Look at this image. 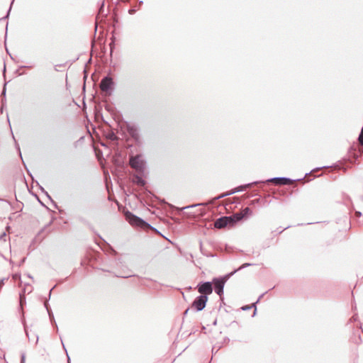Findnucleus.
<instances>
[{"mask_svg":"<svg viewBox=\"0 0 363 363\" xmlns=\"http://www.w3.org/2000/svg\"><path fill=\"white\" fill-rule=\"evenodd\" d=\"M259 201H260V199H256L251 201V204L255 205V204L259 203Z\"/></svg>","mask_w":363,"mask_h":363,"instance_id":"b1692460","label":"nucleus"},{"mask_svg":"<svg viewBox=\"0 0 363 363\" xmlns=\"http://www.w3.org/2000/svg\"><path fill=\"white\" fill-rule=\"evenodd\" d=\"M213 325H217V320L216 319L213 322Z\"/></svg>","mask_w":363,"mask_h":363,"instance_id":"79ce46f5","label":"nucleus"},{"mask_svg":"<svg viewBox=\"0 0 363 363\" xmlns=\"http://www.w3.org/2000/svg\"><path fill=\"white\" fill-rule=\"evenodd\" d=\"M21 363H23V356L21 357Z\"/></svg>","mask_w":363,"mask_h":363,"instance_id":"de8ad7c7","label":"nucleus"},{"mask_svg":"<svg viewBox=\"0 0 363 363\" xmlns=\"http://www.w3.org/2000/svg\"><path fill=\"white\" fill-rule=\"evenodd\" d=\"M125 130L137 145L141 144L139 129L135 125L127 123L125 125Z\"/></svg>","mask_w":363,"mask_h":363,"instance_id":"0eeeda50","label":"nucleus"},{"mask_svg":"<svg viewBox=\"0 0 363 363\" xmlns=\"http://www.w3.org/2000/svg\"><path fill=\"white\" fill-rule=\"evenodd\" d=\"M143 4V1H140L139 2V5L138 6H133L131 7L129 10H128V13L131 15L134 14L139 9H140V6Z\"/></svg>","mask_w":363,"mask_h":363,"instance_id":"f3484780","label":"nucleus"},{"mask_svg":"<svg viewBox=\"0 0 363 363\" xmlns=\"http://www.w3.org/2000/svg\"><path fill=\"white\" fill-rule=\"evenodd\" d=\"M253 265H255V264H252V263H244L240 267H238V269H235L232 272H234V274H235L237 272H238V271H240V270H241L242 269H245V268H246L247 267L253 266Z\"/></svg>","mask_w":363,"mask_h":363,"instance_id":"a211bd4d","label":"nucleus"},{"mask_svg":"<svg viewBox=\"0 0 363 363\" xmlns=\"http://www.w3.org/2000/svg\"><path fill=\"white\" fill-rule=\"evenodd\" d=\"M48 315H49V318H50V320L52 324L55 326V328H56V329L57 330L58 328H57V323L55 322V318H54V315H53V313H52L51 308L48 309Z\"/></svg>","mask_w":363,"mask_h":363,"instance_id":"dca6fc26","label":"nucleus"},{"mask_svg":"<svg viewBox=\"0 0 363 363\" xmlns=\"http://www.w3.org/2000/svg\"><path fill=\"white\" fill-rule=\"evenodd\" d=\"M357 318V315H354L350 318V321H356Z\"/></svg>","mask_w":363,"mask_h":363,"instance_id":"7c9ffc66","label":"nucleus"},{"mask_svg":"<svg viewBox=\"0 0 363 363\" xmlns=\"http://www.w3.org/2000/svg\"><path fill=\"white\" fill-rule=\"evenodd\" d=\"M115 276L117 277H122V278H128V277H131V275H128V276L115 275Z\"/></svg>","mask_w":363,"mask_h":363,"instance_id":"72a5a7b5","label":"nucleus"},{"mask_svg":"<svg viewBox=\"0 0 363 363\" xmlns=\"http://www.w3.org/2000/svg\"><path fill=\"white\" fill-rule=\"evenodd\" d=\"M359 142L363 145V127L362 128L361 132L358 137Z\"/></svg>","mask_w":363,"mask_h":363,"instance_id":"4be33fe9","label":"nucleus"},{"mask_svg":"<svg viewBox=\"0 0 363 363\" xmlns=\"http://www.w3.org/2000/svg\"><path fill=\"white\" fill-rule=\"evenodd\" d=\"M23 291H24V295L26 294V293H30L32 291V289L29 288V284H24V289H23ZM26 303V298H24V303Z\"/></svg>","mask_w":363,"mask_h":363,"instance_id":"aec40b11","label":"nucleus"},{"mask_svg":"<svg viewBox=\"0 0 363 363\" xmlns=\"http://www.w3.org/2000/svg\"><path fill=\"white\" fill-rule=\"evenodd\" d=\"M240 213L243 216L244 219H247L252 214V211L249 207H246L240 212Z\"/></svg>","mask_w":363,"mask_h":363,"instance_id":"2eb2a0df","label":"nucleus"},{"mask_svg":"<svg viewBox=\"0 0 363 363\" xmlns=\"http://www.w3.org/2000/svg\"><path fill=\"white\" fill-rule=\"evenodd\" d=\"M293 180L288 177H273L270 179H267L266 180H259L255 181L253 182H250L248 184L240 185L238 187L234 188L230 191L225 193L217 197V199L223 198L227 196L232 195L235 193L245 191L247 189L252 187L254 185H257L259 184H269L273 183L274 185L281 186L286 185L291 183Z\"/></svg>","mask_w":363,"mask_h":363,"instance_id":"f257e3e1","label":"nucleus"},{"mask_svg":"<svg viewBox=\"0 0 363 363\" xmlns=\"http://www.w3.org/2000/svg\"><path fill=\"white\" fill-rule=\"evenodd\" d=\"M229 341H230V340H229V338H228V337H225V338L224 339V342H228Z\"/></svg>","mask_w":363,"mask_h":363,"instance_id":"ea45409f","label":"nucleus"},{"mask_svg":"<svg viewBox=\"0 0 363 363\" xmlns=\"http://www.w3.org/2000/svg\"><path fill=\"white\" fill-rule=\"evenodd\" d=\"M41 189H42V191H43V192H45V194H46V196L49 198V199H50V200L52 201V202L54 203L55 207V208H57V206L56 203H55V202L52 201V199H51V197H50V196L48 194V193L47 191H45L43 187H41Z\"/></svg>","mask_w":363,"mask_h":363,"instance_id":"5701e85b","label":"nucleus"},{"mask_svg":"<svg viewBox=\"0 0 363 363\" xmlns=\"http://www.w3.org/2000/svg\"><path fill=\"white\" fill-rule=\"evenodd\" d=\"M314 223H307L308 225H311V224H313Z\"/></svg>","mask_w":363,"mask_h":363,"instance_id":"3c124183","label":"nucleus"},{"mask_svg":"<svg viewBox=\"0 0 363 363\" xmlns=\"http://www.w3.org/2000/svg\"><path fill=\"white\" fill-rule=\"evenodd\" d=\"M153 229H154V230H155L157 233H160V232H159L156 228H153Z\"/></svg>","mask_w":363,"mask_h":363,"instance_id":"49530a36","label":"nucleus"},{"mask_svg":"<svg viewBox=\"0 0 363 363\" xmlns=\"http://www.w3.org/2000/svg\"><path fill=\"white\" fill-rule=\"evenodd\" d=\"M222 347V345H215L213 348H212V353L216 354L218 351Z\"/></svg>","mask_w":363,"mask_h":363,"instance_id":"412c9836","label":"nucleus"},{"mask_svg":"<svg viewBox=\"0 0 363 363\" xmlns=\"http://www.w3.org/2000/svg\"><path fill=\"white\" fill-rule=\"evenodd\" d=\"M257 195H258V194H257V193H254V194H251V195H249V196H248V197L254 196H257Z\"/></svg>","mask_w":363,"mask_h":363,"instance_id":"58836bf2","label":"nucleus"},{"mask_svg":"<svg viewBox=\"0 0 363 363\" xmlns=\"http://www.w3.org/2000/svg\"><path fill=\"white\" fill-rule=\"evenodd\" d=\"M146 162L142 154L130 156V164L138 174H143L145 169Z\"/></svg>","mask_w":363,"mask_h":363,"instance_id":"20e7f679","label":"nucleus"},{"mask_svg":"<svg viewBox=\"0 0 363 363\" xmlns=\"http://www.w3.org/2000/svg\"><path fill=\"white\" fill-rule=\"evenodd\" d=\"M61 341H62V343H63L62 340H61ZM62 345H63V348H64V350H65L66 354H67V362H68V363H70V358H69V355H68V354H67V350H66V348H65V347L64 344H62Z\"/></svg>","mask_w":363,"mask_h":363,"instance_id":"a878e982","label":"nucleus"},{"mask_svg":"<svg viewBox=\"0 0 363 363\" xmlns=\"http://www.w3.org/2000/svg\"><path fill=\"white\" fill-rule=\"evenodd\" d=\"M278 231H279L278 233L280 234V233H281L284 231V230H280V229H278Z\"/></svg>","mask_w":363,"mask_h":363,"instance_id":"37998d69","label":"nucleus"},{"mask_svg":"<svg viewBox=\"0 0 363 363\" xmlns=\"http://www.w3.org/2000/svg\"><path fill=\"white\" fill-rule=\"evenodd\" d=\"M104 4H102V6H101V9H104Z\"/></svg>","mask_w":363,"mask_h":363,"instance_id":"8fccbe9b","label":"nucleus"},{"mask_svg":"<svg viewBox=\"0 0 363 363\" xmlns=\"http://www.w3.org/2000/svg\"><path fill=\"white\" fill-rule=\"evenodd\" d=\"M23 182H24V184H26V187H27V188H28V184H27V182H26V179H25V178H24Z\"/></svg>","mask_w":363,"mask_h":363,"instance_id":"a19ab883","label":"nucleus"},{"mask_svg":"<svg viewBox=\"0 0 363 363\" xmlns=\"http://www.w3.org/2000/svg\"><path fill=\"white\" fill-rule=\"evenodd\" d=\"M19 302H20L21 307H23V295L22 294H20Z\"/></svg>","mask_w":363,"mask_h":363,"instance_id":"cd10ccee","label":"nucleus"},{"mask_svg":"<svg viewBox=\"0 0 363 363\" xmlns=\"http://www.w3.org/2000/svg\"><path fill=\"white\" fill-rule=\"evenodd\" d=\"M290 228V225L286 226V228H284L283 230H284L288 229V228Z\"/></svg>","mask_w":363,"mask_h":363,"instance_id":"a18cd8bd","label":"nucleus"},{"mask_svg":"<svg viewBox=\"0 0 363 363\" xmlns=\"http://www.w3.org/2000/svg\"><path fill=\"white\" fill-rule=\"evenodd\" d=\"M24 332H25V333H26V336L28 337V340H29V341H31V340H31V338H33V336H30V335H29L28 332V331H26L25 328H24Z\"/></svg>","mask_w":363,"mask_h":363,"instance_id":"bb28decb","label":"nucleus"},{"mask_svg":"<svg viewBox=\"0 0 363 363\" xmlns=\"http://www.w3.org/2000/svg\"><path fill=\"white\" fill-rule=\"evenodd\" d=\"M196 288L201 295H206L207 296L211 294L213 291V286L211 281H200Z\"/></svg>","mask_w":363,"mask_h":363,"instance_id":"6e6552de","label":"nucleus"},{"mask_svg":"<svg viewBox=\"0 0 363 363\" xmlns=\"http://www.w3.org/2000/svg\"><path fill=\"white\" fill-rule=\"evenodd\" d=\"M325 167H323V168H324ZM322 169V167H316L315 169H313L311 172H315V171H318L319 169Z\"/></svg>","mask_w":363,"mask_h":363,"instance_id":"f704fd0d","label":"nucleus"},{"mask_svg":"<svg viewBox=\"0 0 363 363\" xmlns=\"http://www.w3.org/2000/svg\"><path fill=\"white\" fill-rule=\"evenodd\" d=\"M44 306H45V308H46L47 311L48 312V309H49V308H50V305L48 304V302H45V303H44Z\"/></svg>","mask_w":363,"mask_h":363,"instance_id":"c756f323","label":"nucleus"},{"mask_svg":"<svg viewBox=\"0 0 363 363\" xmlns=\"http://www.w3.org/2000/svg\"><path fill=\"white\" fill-rule=\"evenodd\" d=\"M33 340L35 342V344H36L38 341V336L36 335H34Z\"/></svg>","mask_w":363,"mask_h":363,"instance_id":"c85d7f7f","label":"nucleus"},{"mask_svg":"<svg viewBox=\"0 0 363 363\" xmlns=\"http://www.w3.org/2000/svg\"><path fill=\"white\" fill-rule=\"evenodd\" d=\"M23 167H24V169H26L28 173H30V172H29V170L28 169V168H27L26 164V163H25V162H24Z\"/></svg>","mask_w":363,"mask_h":363,"instance_id":"e433bc0d","label":"nucleus"},{"mask_svg":"<svg viewBox=\"0 0 363 363\" xmlns=\"http://www.w3.org/2000/svg\"><path fill=\"white\" fill-rule=\"evenodd\" d=\"M266 293H267V292L263 293L262 294H261V295L259 296V297L258 298L257 301L255 303H257V302H258L261 298H262V297L264 296V294H265Z\"/></svg>","mask_w":363,"mask_h":363,"instance_id":"2f4dec72","label":"nucleus"},{"mask_svg":"<svg viewBox=\"0 0 363 363\" xmlns=\"http://www.w3.org/2000/svg\"><path fill=\"white\" fill-rule=\"evenodd\" d=\"M255 305H256V303H253L251 306H244L242 307V310L247 311V310H250V308L254 307L255 308V311H254L252 316H255V314H256V312H257V308H256V306Z\"/></svg>","mask_w":363,"mask_h":363,"instance_id":"6ab92c4d","label":"nucleus"},{"mask_svg":"<svg viewBox=\"0 0 363 363\" xmlns=\"http://www.w3.org/2000/svg\"><path fill=\"white\" fill-rule=\"evenodd\" d=\"M189 311V308H187V309L184 312V314H183L184 317L185 315H186V314L188 313Z\"/></svg>","mask_w":363,"mask_h":363,"instance_id":"c9c22d12","label":"nucleus"},{"mask_svg":"<svg viewBox=\"0 0 363 363\" xmlns=\"http://www.w3.org/2000/svg\"><path fill=\"white\" fill-rule=\"evenodd\" d=\"M230 220V225L233 226L237 223L244 220L243 216L240 213H234L232 216H228Z\"/></svg>","mask_w":363,"mask_h":363,"instance_id":"f8f14e48","label":"nucleus"},{"mask_svg":"<svg viewBox=\"0 0 363 363\" xmlns=\"http://www.w3.org/2000/svg\"><path fill=\"white\" fill-rule=\"evenodd\" d=\"M208 299V298L206 295H199L194 300L192 307L194 308L196 311H201L206 307Z\"/></svg>","mask_w":363,"mask_h":363,"instance_id":"1a4fd4ad","label":"nucleus"},{"mask_svg":"<svg viewBox=\"0 0 363 363\" xmlns=\"http://www.w3.org/2000/svg\"><path fill=\"white\" fill-rule=\"evenodd\" d=\"M125 218L129 222L130 224L133 225H148L147 222H145L142 218L135 216L130 211H128V213H125Z\"/></svg>","mask_w":363,"mask_h":363,"instance_id":"9d476101","label":"nucleus"},{"mask_svg":"<svg viewBox=\"0 0 363 363\" xmlns=\"http://www.w3.org/2000/svg\"><path fill=\"white\" fill-rule=\"evenodd\" d=\"M62 66V65H57L55 66L54 69L57 72L59 71L58 67Z\"/></svg>","mask_w":363,"mask_h":363,"instance_id":"473e14b6","label":"nucleus"},{"mask_svg":"<svg viewBox=\"0 0 363 363\" xmlns=\"http://www.w3.org/2000/svg\"><path fill=\"white\" fill-rule=\"evenodd\" d=\"M229 218L228 216H222L218 218L214 223L215 228H223L226 226H231Z\"/></svg>","mask_w":363,"mask_h":363,"instance_id":"9b49d317","label":"nucleus"},{"mask_svg":"<svg viewBox=\"0 0 363 363\" xmlns=\"http://www.w3.org/2000/svg\"><path fill=\"white\" fill-rule=\"evenodd\" d=\"M354 216H355V217L359 218H360L362 216V213L360 211H356L354 212Z\"/></svg>","mask_w":363,"mask_h":363,"instance_id":"393cba45","label":"nucleus"},{"mask_svg":"<svg viewBox=\"0 0 363 363\" xmlns=\"http://www.w3.org/2000/svg\"><path fill=\"white\" fill-rule=\"evenodd\" d=\"M200 248H201V250H202V244H201V242L200 243Z\"/></svg>","mask_w":363,"mask_h":363,"instance_id":"09e8293b","label":"nucleus"},{"mask_svg":"<svg viewBox=\"0 0 363 363\" xmlns=\"http://www.w3.org/2000/svg\"><path fill=\"white\" fill-rule=\"evenodd\" d=\"M106 137L110 141L118 144V138L113 130L109 131L106 134Z\"/></svg>","mask_w":363,"mask_h":363,"instance_id":"4468645a","label":"nucleus"},{"mask_svg":"<svg viewBox=\"0 0 363 363\" xmlns=\"http://www.w3.org/2000/svg\"><path fill=\"white\" fill-rule=\"evenodd\" d=\"M201 205H203V203H196L184 206L182 208H176L172 205H170V206L176 208L179 213L183 211L184 215L188 218H196L198 217H202L206 213V210L204 208H198Z\"/></svg>","mask_w":363,"mask_h":363,"instance_id":"f03ea898","label":"nucleus"},{"mask_svg":"<svg viewBox=\"0 0 363 363\" xmlns=\"http://www.w3.org/2000/svg\"><path fill=\"white\" fill-rule=\"evenodd\" d=\"M121 1L123 2H129L130 1V0H121Z\"/></svg>","mask_w":363,"mask_h":363,"instance_id":"c03bdc74","label":"nucleus"},{"mask_svg":"<svg viewBox=\"0 0 363 363\" xmlns=\"http://www.w3.org/2000/svg\"><path fill=\"white\" fill-rule=\"evenodd\" d=\"M234 275V272H230L224 276L214 277L211 282H212V285L213 286V290L220 297L223 298V289L226 281Z\"/></svg>","mask_w":363,"mask_h":363,"instance_id":"7ed1b4c3","label":"nucleus"},{"mask_svg":"<svg viewBox=\"0 0 363 363\" xmlns=\"http://www.w3.org/2000/svg\"><path fill=\"white\" fill-rule=\"evenodd\" d=\"M101 91L106 95H111L114 89V82L110 75L105 76L101 81Z\"/></svg>","mask_w":363,"mask_h":363,"instance_id":"423d86ee","label":"nucleus"},{"mask_svg":"<svg viewBox=\"0 0 363 363\" xmlns=\"http://www.w3.org/2000/svg\"><path fill=\"white\" fill-rule=\"evenodd\" d=\"M55 287V286L54 287H52V288L50 290V291H49V297H50V296H51V293H52V291L53 290V289H54Z\"/></svg>","mask_w":363,"mask_h":363,"instance_id":"4c0bfd02","label":"nucleus"},{"mask_svg":"<svg viewBox=\"0 0 363 363\" xmlns=\"http://www.w3.org/2000/svg\"><path fill=\"white\" fill-rule=\"evenodd\" d=\"M134 182L140 186H145L146 183L143 177V174H140L134 176Z\"/></svg>","mask_w":363,"mask_h":363,"instance_id":"ddd939ff","label":"nucleus"},{"mask_svg":"<svg viewBox=\"0 0 363 363\" xmlns=\"http://www.w3.org/2000/svg\"><path fill=\"white\" fill-rule=\"evenodd\" d=\"M359 156V152L356 150L355 147L351 146L348 150L347 157L343 159V162L340 161V164H337V166H339L340 169H342L344 171H345L346 167H344L345 163L349 162L350 164H354Z\"/></svg>","mask_w":363,"mask_h":363,"instance_id":"39448f33","label":"nucleus"}]
</instances>
